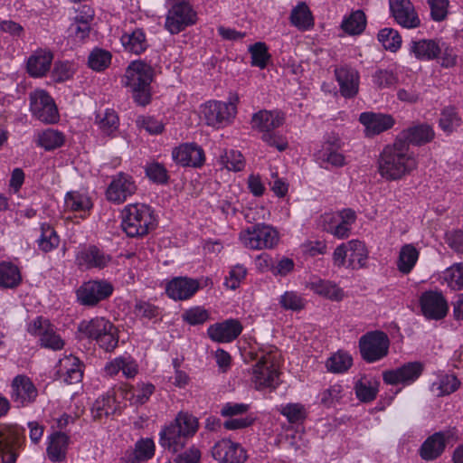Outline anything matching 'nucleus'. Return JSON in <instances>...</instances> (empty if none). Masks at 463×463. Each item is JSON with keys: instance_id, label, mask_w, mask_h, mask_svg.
<instances>
[{"instance_id": "1", "label": "nucleus", "mask_w": 463, "mask_h": 463, "mask_svg": "<svg viewBox=\"0 0 463 463\" xmlns=\"http://www.w3.org/2000/svg\"><path fill=\"white\" fill-rule=\"evenodd\" d=\"M418 165L414 154L404 145L394 141L386 146L378 159V171L388 181L399 180L410 175Z\"/></svg>"}, {"instance_id": "2", "label": "nucleus", "mask_w": 463, "mask_h": 463, "mask_svg": "<svg viewBox=\"0 0 463 463\" xmlns=\"http://www.w3.org/2000/svg\"><path fill=\"white\" fill-rule=\"evenodd\" d=\"M154 78V69L143 61H132L126 70L125 85L130 89L135 102L146 106L151 100L150 84Z\"/></svg>"}, {"instance_id": "3", "label": "nucleus", "mask_w": 463, "mask_h": 463, "mask_svg": "<svg viewBox=\"0 0 463 463\" xmlns=\"http://www.w3.org/2000/svg\"><path fill=\"white\" fill-rule=\"evenodd\" d=\"M197 429L198 420L194 416L187 412H180L175 420L161 432V445L175 453L184 447L187 438L194 435Z\"/></svg>"}, {"instance_id": "4", "label": "nucleus", "mask_w": 463, "mask_h": 463, "mask_svg": "<svg viewBox=\"0 0 463 463\" xmlns=\"http://www.w3.org/2000/svg\"><path fill=\"white\" fill-rule=\"evenodd\" d=\"M121 227L129 237H142L156 227V218L150 206L134 203L122 211Z\"/></svg>"}, {"instance_id": "5", "label": "nucleus", "mask_w": 463, "mask_h": 463, "mask_svg": "<svg viewBox=\"0 0 463 463\" xmlns=\"http://www.w3.org/2000/svg\"><path fill=\"white\" fill-rule=\"evenodd\" d=\"M241 243L250 250H271L279 241V232L270 225L257 223L241 232Z\"/></svg>"}, {"instance_id": "6", "label": "nucleus", "mask_w": 463, "mask_h": 463, "mask_svg": "<svg viewBox=\"0 0 463 463\" xmlns=\"http://www.w3.org/2000/svg\"><path fill=\"white\" fill-rule=\"evenodd\" d=\"M166 1L171 8L166 14L165 27L170 33H178L196 23L197 14L189 0Z\"/></svg>"}, {"instance_id": "7", "label": "nucleus", "mask_w": 463, "mask_h": 463, "mask_svg": "<svg viewBox=\"0 0 463 463\" xmlns=\"http://www.w3.org/2000/svg\"><path fill=\"white\" fill-rule=\"evenodd\" d=\"M279 357L277 351H269L253 366L252 382L257 389L276 386L279 379Z\"/></svg>"}, {"instance_id": "8", "label": "nucleus", "mask_w": 463, "mask_h": 463, "mask_svg": "<svg viewBox=\"0 0 463 463\" xmlns=\"http://www.w3.org/2000/svg\"><path fill=\"white\" fill-rule=\"evenodd\" d=\"M390 339L386 333L375 330L367 332L359 339L362 358L367 363H374L384 358L389 353Z\"/></svg>"}, {"instance_id": "9", "label": "nucleus", "mask_w": 463, "mask_h": 463, "mask_svg": "<svg viewBox=\"0 0 463 463\" xmlns=\"http://www.w3.org/2000/svg\"><path fill=\"white\" fill-rule=\"evenodd\" d=\"M30 109L42 122L52 124L59 118V113L52 98L43 90L30 93Z\"/></svg>"}, {"instance_id": "10", "label": "nucleus", "mask_w": 463, "mask_h": 463, "mask_svg": "<svg viewBox=\"0 0 463 463\" xmlns=\"http://www.w3.org/2000/svg\"><path fill=\"white\" fill-rule=\"evenodd\" d=\"M202 113L208 126L220 128L235 117L236 106L232 102L212 100L205 103Z\"/></svg>"}, {"instance_id": "11", "label": "nucleus", "mask_w": 463, "mask_h": 463, "mask_svg": "<svg viewBox=\"0 0 463 463\" xmlns=\"http://www.w3.org/2000/svg\"><path fill=\"white\" fill-rule=\"evenodd\" d=\"M424 364L421 362H409L402 366L383 373V380L391 385H408L414 383L422 373Z\"/></svg>"}, {"instance_id": "12", "label": "nucleus", "mask_w": 463, "mask_h": 463, "mask_svg": "<svg viewBox=\"0 0 463 463\" xmlns=\"http://www.w3.org/2000/svg\"><path fill=\"white\" fill-rule=\"evenodd\" d=\"M420 306L423 316L431 320H440L447 316L449 306L440 292L425 291L420 298Z\"/></svg>"}, {"instance_id": "13", "label": "nucleus", "mask_w": 463, "mask_h": 463, "mask_svg": "<svg viewBox=\"0 0 463 463\" xmlns=\"http://www.w3.org/2000/svg\"><path fill=\"white\" fill-rule=\"evenodd\" d=\"M435 132L429 124H418L403 129L396 137L395 141L404 145L410 151V145L423 146L432 141Z\"/></svg>"}, {"instance_id": "14", "label": "nucleus", "mask_w": 463, "mask_h": 463, "mask_svg": "<svg viewBox=\"0 0 463 463\" xmlns=\"http://www.w3.org/2000/svg\"><path fill=\"white\" fill-rule=\"evenodd\" d=\"M456 439L457 435L454 430L436 432L423 442L420 455L425 460H433L442 454L447 443Z\"/></svg>"}, {"instance_id": "15", "label": "nucleus", "mask_w": 463, "mask_h": 463, "mask_svg": "<svg viewBox=\"0 0 463 463\" xmlns=\"http://www.w3.org/2000/svg\"><path fill=\"white\" fill-rule=\"evenodd\" d=\"M29 333L40 336L41 345L52 350H61L64 342L48 320L37 317L28 327Z\"/></svg>"}, {"instance_id": "16", "label": "nucleus", "mask_w": 463, "mask_h": 463, "mask_svg": "<svg viewBox=\"0 0 463 463\" xmlns=\"http://www.w3.org/2000/svg\"><path fill=\"white\" fill-rule=\"evenodd\" d=\"M112 286L105 281H89L77 291L78 299L82 305L94 306L112 294Z\"/></svg>"}, {"instance_id": "17", "label": "nucleus", "mask_w": 463, "mask_h": 463, "mask_svg": "<svg viewBox=\"0 0 463 463\" xmlns=\"http://www.w3.org/2000/svg\"><path fill=\"white\" fill-rule=\"evenodd\" d=\"M137 191V185L132 176L119 173L117 175L106 191L107 199L110 202L121 203L128 196L134 194Z\"/></svg>"}, {"instance_id": "18", "label": "nucleus", "mask_w": 463, "mask_h": 463, "mask_svg": "<svg viewBox=\"0 0 463 463\" xmlns=\"http://www.w3.org/2000/svg\"><path fill=\"white\" fill-rule=\"evenodd\" d=\"M212 455L214 459L222 463H244L247 459L243 448L226 439L218 441L213 447Z\"/></svg>"}, {"instance_id": "19", "label": "nucleus", "mask_w": 463, "mask_h": 463, "mask_svg": "<svg viewBox=\"0 0 463 463\" xmlns=\"http://www.w3.org/2000/svg\"><path fill=\"white\" fill-rule=\"evenodd\" d=\"M390 9L395 21L404 28L413 29L420 20L411 0H389Z\"/></svg>"}, {"instance_id": "20", "label": "nucleus", "mask_w": 463, "mask_h": 463, "mask_svg": "<svg viewBox=\"0 0 463 463\" xmlns=\"http://www.w3.org/2000/svg\"><path fill=\"white\" fill-rule=\"evenodd\" d=\"M242 331V326L237 319H227L208 327V336L217 343H230L236 339Z\"/></svg>"}, {"instance_id": "21", "label": "nucleus", "mask_w": 463, "mask_h": 463, "mask_svg": "<svg viewBox=\"0 0 463 463\" xmlns=\"http://www.w3.org/2000/svg\"><path fill=\"white\" fill-rule=\"evenodd\" d=\"M200 288L197 279L187 277H177L166 285V294L175 300H186L192 298Z\"/></svg>"}, {"instance_id": "22", "label": "nucleus", "mask_w": 463, "mask_h": 463, "mask_svg": "<svg viewBox=\"0 0 463 463\" xmlns=\"http://www.w3.org/2000/svg\"><path fill=\"white\" fill-rule=\"evenodd\" d=\"M335 75L343 97L350 99L356 96L359 90L360 76L355 69L349 66L336 68Z\"/></svg>"}, {"instance_id": "23", "label": "nucleus", "mask_w": 463, "mask_h": 463, "mask_svg": "<svg viewBox=\"0 0 463 463\" xmlns=\"http://www.w3.org/2000/svg\"><path fill=\"white\" fill-rule=\"evenodd\" d=\"M173 159L184 166H201L204 162L203 150L195 144H184L175 148Z\"/></svg>"}, {"instance_id": "24", "label": "nucleus", "mask_w": 463, "mask_h": 463, "mask_svg": "<svg viewBox=\"0 0 463 463\" xmlns=\"http://www.w3.org/2000/svg\"><path fill=\"white\" fill-rule=\"evenodd\" d=\"M11 398L19 405L33 402L37 396V390L33 382L25 375H17L12 382Z\"/></svg>"}, {"instance_id": "25", "label": "nucleus", "mask_w": 463, "mask_h": 463, "mask_svg": "<svg viewBox=\"0 0 463 463\" xmlns=\"http://www.w3.org/2000/svg\"><path fill=\"white\" fill-rule=\"evenodd\" d=\"M110 260L111 257L109 254L94 245L82 249L76 256L77 264L86 269H103Z\"/></svg>"}, {"instance_id": "26", "label": "nucleus", "mask_w": 463, "mask_h": 463, "mask_svg": "<svg viewBox=\"0 0 463 463\" xmlns=\"http://www.w3.org/2000/svg\"><path fill=\"white\" fill-rule=\"evenodd\" d=\"M284 123V115L277 110H260L253 114L251 128L262 134L275 130Z\"/></svg>"}, {"instance_id": "27", "label": "nucleus", "mask_w": 463, "mask_h": 463, "mask_svg": "<svg viewBox=\"0 0 463 463\" xmlns=\"http://www.w3.org/2000/svg\"><path fill=\"white\" fill-rule=\"evenodd\" d=\"M80 359L74 355L64 356L59 362L58 373L68 384L78 383L81 381L83 371Z\"/></svg>"}, {"instance_id": "28", "label": "nucleus", "mask_w": 463, "mask_h": 463, "mask_svg": "<svg viewBox=\"0 0 463 463\" xmlns=\"http://www.w3.org/2000/svg\"><path fill=\"white\" fill-rule=\"evenodd\" d=\"M360 122L366 127L368 132L375 135L390 129L394 125L391 115L364 112L360 115Z\"/></svg>"}, {"instance_id": "29", "label": "nucleus", "mask_w": 463, "mask_h": 463, "mask_svg": "<svg viewBox=\"0 0 463 463\" xmlns=\"http://www.w3.org/2000/svg\"><path fill=\"white\" fill-rule=\"evenodd\" d=\"M410 52L415 58L421 61H431L441 53L439 42L433 39H421L412 41L410 44Z\"/></svg>"}, {"instance_id": "30", "label": "nucleus", "mask_w": 463, "mask_h": 463, "mask_svg": "<svg viewBox=\"0 0 463 463\" xmlns=\"http://www.w3.org/2000/svg\"><path fill=\"white\" fill-rule=\"evenodd\" d=\"M307 288L316 294L333 301H340L344 298V291L335 282L314 278L307 283Z\"/></svg>"}, {"instance_id": "31", "label": "nucleus", "mask_w": 463, "mask_h": 463, "mask_svg": "<svg viewBox=\"0 0 463 463\" xmlns=\"http://www.w3.org/2000/svg\"><path fill=\"white\" fill-rule=\"evenodd\" d=\"M53 59L51 52L39 50L27 61V71L33 77H42L50 70Z\"/></svg>"}, {"instance_id": "32", "label": "nucleus", "mask_w": 463, "mask_h": 463, "mask_svg": "<svg viewBox=\"0 0 463 463\" xmlns=\"http://www.w3.org/2000/svg\"><path fill=\"white\" fill-rule=\"evenodd\" d=\"M108 330H113V324L104 317H95L90 321H82L79 325V331L97 343Z\"/></svg>"}, {"instance_id": "33", "label": "nucleus", "mask_w": 463, "mask_h": 463, "mask_svg": "<svg viewBox=\"0 0 463 463\" xmlns=\"http://www.w3.org/2000/svg\"><path fill=\"white\" fill-rule=\"evenodd\" d=\"M289 20L300 31L310 30L315 24L313 14L305 2L298 3L291 10Z\"/></svg>"}, {"instance_id": "34", "label": "nucleus", "mask_w": 463, "mask_h": 463, "mask_svg": "<svg viewBox=\"0 0 463 463\" xmlns=\"http://www.w3.org/2000/svg\"><path fill=\"white\" fill-rule=\"evenodd\" d=\"M69 438L65 433L56 432L50 438L47 454L53 462H61L66 458Z\"/></svg>"}, {"instance_id": "35", "label": "nucleus", "mask_w": 463, "mask_h": 463, "mask_svg": "<svg viewBox=\"0 0 463 463\" xmlns=\"http://www.w3.org/2000/svg\"><path fill=\"white\" fill-rule=\"evenodd\" d=\"M368 252L364 243L358 240L349 241L346 268L357 269L365 267Z\"/></svg>"}, {"instance_id": "36", "label": "nucleus", "mask_w": 463, "mask_h": 463, "mask_svg": "<svg viewBox=\"0 0 463 463\" xmlns=\"http://www.w3.org/2000/svg\"><path fill=\"white\" fill-rule=\"evenodd\" d=\"M340 215L336 226L329 228V233L342 240L350 235L351 226L356 220V214L352 209H345L340 212Z\"/></svg>"}, {"instance_id": "37", "label": "nucleus", "mask_w": 463, "mask_h": 463, "mask_svg": "<svg viewBox=\"0 0 463 463\" xmlns=\"http://www.w3.org/2000/svg\"><path fill=\"white\" fill-rule=\"evenodd\" d=\"M419 259V251L412 244H405L401 248L397 260V269L402 274H409Z\"/></svg>"}, {"instance_id": "38", "label": "nucleus", "mask_w": 463, "mask_h": 463, "mask_svg": "<svg viewBox=\"0 0 463 463\" xmlns=\"http://www.w3.org/2000/svg\"><path fill=\"white\" fill-rule=\"evenodd\" d=\"M121 43L127 51L135 54L141 53L147 47L146 35L140 29H137L131 33H125L121 37Z\"/></svg>"}, {"instance_id": "39", "label": "nucleus", "mask_w": 463, "mask_h": 463, "mask_svg": "<svg viewBox=\"0 0 463 463\" xmlns=\"http://www.w3.org/2000/svg\"><path fill=\"white\" fill-rule=\"evenodd\" d=\"M97 124L103 135L111 137L118 130L119 118L113 109H106L103 114L96 117Z\"/></svg>"}, {"instance_id": "40", "label": "nucleus", "mask_w": 463, "mask_h": 463, "mask_svg": "<svg viewBox=\"0 0 463 463\" xmlns=\"http://www.w3.org/2000/svg\"><path fill=\"white\" fill-rule=\"evenodd\" d=\"M366 26V17L362 10H356L345 18L341 27L342 29L351 35L360 34L364 32Z\"/></svg>"}, {"instance_id": "41", "label": "nucleus", "mask_w": 463, "mask_h": 463, "mask_svg": "<svg viewBox=\"0 0 463 463\" xmlns=\"http://www.w3.org/2000/svg\"><path fill=\"white\" fill-rule=\"evenodd\" d=\"M64 136L61 132L48 128L38 134L37 144L45 150H53L64 144Z\"/></svg>"}, {"instance_id": "42", "label": "nucleus", "mask_w": 463, "mask_h": 463, "mask_svg": "<svg viewBox=\"0 0 463 463\" xmlns=\"http://www.w3.org/2000/svg\"><path fill=\"white\" fill-rule=\"evenodd\" d=\"M459 381L452 374L442 375L431 384V392L437 396L448 395L459 387Z\"/></svg>"}, {"instance_id": "43", "label": "nucleus", "mask_w": 463, "mask_h": 463, "mask_svg": "<svg viewBox=\"0 0 463 463\" xmlns=\"http://www.w3.org/2000/svg\"><path fill=\"white\" fill-rule=\"evenodd\" d=\"M21 281V275L18 268L12 264L0 263V286L4 288H14Z\"/></svg>"}, {"instance_id": "44", "label": "nucleus", "mask_w": 463, "mask_h": 463, "mask_svg": "<svg viewBox=\"0 0 463 463\" xmlns=\"http://www.w3.org/2000/svg\"><path fill=\"white\" fill-rule=\"evenodd\" d=\"M353 364L352 356L345 352H337L326 361V368L335 373L346 372Z\"/></svg>"}, {"instance_id": "45", "label": "nucleus", "mask_w": 463, "mask_h": 463, "mask_svg": "<svg viewBox=\"0 0 463 463\" xmlns=\"http://www.w3.org/2000/svg\"><path fill=\"white\" fill-rule=\"evenodd\" d=\"M377 385V382H372L367 378L360 379L354 386L357 398L364 402L373 401L378 392Z\"/></svg>"}, {"instance_id": "46", "label": "nucleus", "mask_w": 463, "mask_h": 463, "mask_svg": "<svg viewBox=\"0 0 463 463\" xmlns=\"http://www.w3.org/2000/svg\"><path fill=\"white\" fill-rule=\"evenodd\" d=\"M461 124V118L458 116L456 109L453 107H447L442 109L439 125L440 128L448 133H452Z\"/></svg>"}, {"instance_id": "47", "label": "nucleus", "mask_w": 463, "mask_h": 463, "mask_svg": "<svg viewBox=\"0 0 463 463\" xmlns=\"http://www.w3.org/2000/svg\"><path fill=\"white\" fill-rule=\"evenodd\" d=\"M59 236L49 224L43 223L41 226V236L37 240L39 248L44 251H51L59 245Z\"/></svg>"}, {"instance_id": "48", "label": "nucleus", "mask_w": 463, "mask_h": 463, "mask_svg": "<svg viewBox=\"0 0 463 463\" xmlns=\"http://www.w3.org/2000/svg\"><path fill=\"white\" fill-rule=\"evenodd\" d=\"M111 53L109 51L96 48L89 55L88 64L94 71H104L111 62Z\"/></svg>"}, {"instance_id": "49", "label": "nucleus", "mask_w": 463, "mask_h": 463, "mask_svg": "<svg viewBox=\"0 0 463 463\" xmlns=\"http://www.w3.org/2000/svg\"><path fill=\"white\" fill-rule=\"evenodd\" d=\"M378 40L383 46L391 52H396L402 44L399 33L392 28H383L378 33Z\"/></svg>"}, {"instance_id": "50", "label": "nucleus", "mask_w": 463, "mask_h": 463, "mask_svg": "<svg viewBox=\"0 0 463 463\" xmlns=\"http://www.w3.org/2000/svg\"><path fill=\"white\" fill-rule=\"evenodd\" d=\"M251 55V64L260 69H264L270 59L268 47L264 43L258 42L249 47Z\"/></svg>"}, {"instance_id": "51", "label": "nucleus", "mask_w": 463, "mask_h": 463, "mask_svg": "<svg viewBox=\"0 0 463 463\" xmlns=\"http://www.w3.org/2000/svg\"><path fill=\"white\" fill-rule=\"evenodd\" d=\"M443 278L451 289L459 290L463 288V264L457 263L447 269Z\"/></svg>"}, {"instance_id": "52", "label": "nucleus", "mask_w": 463, "mask_h": 463, "mask_svg": "<svg viewBox=\"0 0 463 463\" xmlns=\"http://www.w3.org/2000/svg\"><path fill=\"white\" fill-rule=\"evenodd\" d=\"M154 453L155 444L153 440L150 439H141L136 443L132 463L147 460L154 456Z\"/></svg>"}, {"instance_id": "53", "label": "nucleus", "mask_w": 463, "mask_h": 463, "mask_svg": "<svg viewBox=\"0 0 463 463\" xmlns=\"http://www.w3.org/2000/svg\"><path fill=\"white\" fill-rule=\"evenodd\" d=\"M18 432L10 427L0 429V449H17L20 446Z\"/></svg>"}, {"instance_id": "54", "label": "nucleus", "mask_w": 463, "mask_h": 463, "mask_svg": "<svg viewBox=\"0 0 463 463\" xmlns=\"http://www.w3.org/2000/svg\"><path fill=\"white\" fill-rule=\"evenodd\" d=\"M373 82L379 89L391 88L398 82V78L392 71L380 69L373 73Z\"/></svg>"}, {"instance_id": "55", "label": "nucleus", "mask_w": 463, "mask_h": 463, "mask_svg": "<svg viewBox=\"0 0 463 463\" xmlns=\"http://www.w3.org/2000/svg\"><path fill=\"white\" fill-rule=\"evenodd\" d=\"M222 164L228 169L235 172L244 168L245 163L241 152L230 150L221 157Z\"/></svg>"}, {"instance_id": "56", "label": "nucleus", "mask_w": 463, "mask_h": 463, "mask_svg": "<svg viewBox=\"0 0 463 463\" xmlns=\"http://www.w3.org/2000/svg\"><path fill=\"white\" fill-rule=\"evenodd\" d=\"M279 304L285 309L299 311L305 307V301L297 292L287 291L279 299Z\"/></svg>"}, {"instance_id": "57", "label": "nucleus", "mask_w": 463, "mask_h": 463, "mask_svg": "<svg viewBox=\"0 0 463 463\" xmlns=\"http://www.w3.org/2000/svg\"><path fill=\"white\" fill-rule=\"evenodd\" d=\"M65 203L71 211H86L91 207V203L87 196L72 192L67 194Z\"/></svg>"}, {"instance_id": "58", "label": "nucleus", "mask_w": 463, "mask_h": 463, "mask_svg": "<svg viewBox=\"0 0 463 463\" xmlns=\"http://www.w3.org/2000/svg\"><path fill=\"white\" fill-rule=\"evenodd\" d=\"M280 412L291 423L300 422L306 418L305 407L300 403L287 404L282 407Z\"/></svg>"}, {"instance_id": "59", "label": "nucleus", "mask_w": 463, "mask_h": 463, "mask_svg": "<svg viewBox=\"0 0 463 463\" xmlns=\"http://www.w3.org/2000/svg\"><path fill=\"white\" fill-rule=\"evenodd\" d=\"M115 411L114 399L110 396L98 399L92 408L94 418H101L109 416Z\"/></svg>"}, {"instance_id": "60", "label": "nucleus", "mask_w": 463, "mask_h": 463, "mask_svg": "<svg viewBox=\"0 0 463 463\" xmlns=\"http://www.w3.org/2000/svg\"><path fill=\"white\" fill-rule=\"evenodd\" d=\"M146 174L151 181L157 184H166L169 178L166 168L159 163L147 165Z\"/></svg>"}, {"instance_id": "61", "label": "nucleus", "mask_w": 463, "mask_h": 463, "mask_svg": "<svg viewBox=\"0 0 463 463\" xmlns=\"http://www.w3.org/2000/svg\"><path fill=\"white\" fill-rule=\"evenodd\" d=\"M430 9V17L435 22H441L447 18L449 0H427Z\"/></svg>"}, {"instance_id": "62", "label": "nucleus", "mask_w": 463, "mask_h": 463, "mask_svg": "<svg viewBox=\"0 0 463 463\" xmlns=\"http://www.w3.org/2000/svg\"><path fill=\"white\" fill-rule=\"evenodd\" d=\"M134 312L137 317L152 319L159 316L158 307L144 300H137Z\"/></svg>"}, {"instance_id": "63", "label": "nucleus", "mask_w": 463, "mask_h": 463, "mask_svg": "<svg viewBox=\"0 0 463 463\" xmlns=\"http://www.w3.org/2000/svg\"><path fill=\"white\" fill-rule=\"evenodd\" d=\"M183 319L192 326L202 325L209 319L207 310L199 307L186 310L182 315Z\"/></svg>"}, {"instance_id": "64", "label": "nucleus", "mask_w": 463, "mask_h": 463, "mask_svg": "<svg viewBox=\"0 0 463 463\" xmlns=\"http://www.w3.org/2000/svg\"><path fill=\"white\" fill-rule=\"evenodd\" d=\"M445 241L457 253H463V232L461 230L447 232Z\"/></svg>"}]
</instances>
